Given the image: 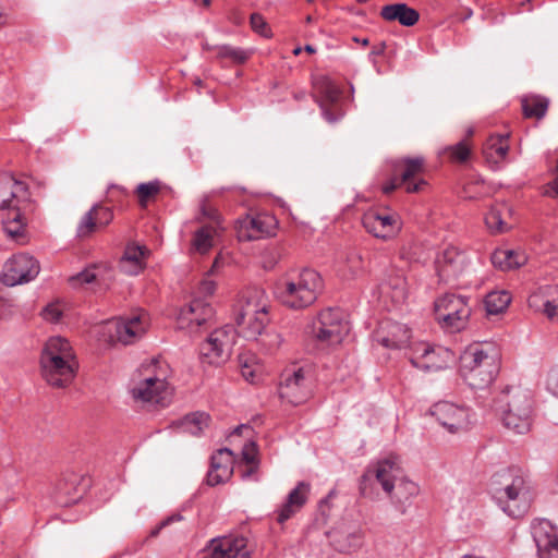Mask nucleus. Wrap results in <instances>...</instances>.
Here are the masks:
<instances>
[{"label": "nucleus", "instance_id": "680f3d73", "mask_svg": "<svg viewBox=\"0 0 558 558\" xmlns=\"http://www.w3.org/2000/svg\"><path fill=\"white\" fill-rule=\"evenodd\" d=\"M385 48H386V44L383 41L378 46L373 47L372 54L379 56V54L384 53Z\"/></svg>", "mask_w": 558, "mask_h": 558}, {"label": "nucleus", "instance_id": "a211bd4d", "mask_svg": "<svg viewBox=\"0 0 558 558\" xmlns=\"http://www.w3.org/2000/svg\"><path fill=\"white\" fill-rule=\"evenodd\" d=\"M247 539L243 536H223L210 541L205 558H250Z\"/></svg>", "mask_w": 558, "mask_h": 558}, {"label": "nucleus", "instance_id": "ea45409f", "mask_svg": "<svg viewBox=\"0 0 558 558\" xmlns=\"http://www.w3.org/2000/svg\"><path fill=\"white\" fill-rule=\"evenodd\" d=\"M145 255V248L142 246H128L120 262V268L125 274L136 275L142 269V259Z\"/></svg>", "mask_w": 558, "mask_h": 558}, {"label": "nucleus", "instance_id": "a19ab883", "mask_svg": "<svg viewBox=\"0 0 558 558\" xmlns=\"http://www.w3.org/2000/svg\"><path fill=\"white\" fill-rule=\"evenodd\" d=\"M76 481V476H72L70 478V483L68 480H64L58 484L56 500L59 505L70 506L75 504L82 497V494L78 492V487L75 486Z\"/></svg>", "mask_w": 558, "mask_h": 558}, {"label": "nucleus", "instance_id": "b1692460", "mask_svg": "<svg viewBox=\"0 0 558 558\" xmlns=\"http://www.w3.org/2000/svg\"><path fill=\"white\" fill-rule=\"evenodd\" d=\"M439 279L449 282L458 278L466 266V255L453 246L445 248L435 260Z\"/></svg>", "mask_w": 558, "mask_h": 558}, {"label": "nucleus", "instance_id": "774afa93", "mask_svg": "<svg viewBox=\"0 0 558 558\" xmlns=\"http://www.w3.org/2000/svg\"><path fill=\"white\" fill-rule=\"evenodd\" d=\"M353 40L359 43V44H361V45H363V46H367L369 44L367 38L360 39L357 37H354Z\"/></svg>", "mask_w": 558, "mask_h": 558}, {"label": "nucleus", "instance_id": "3c124183", "mask_svg": "<svg viewBox=\"0 0 558 558\" xmlns=\"http://www.w3.org/2000/svg\"><path fill=\"white\" fill-rule=\"evenodd\" d=\"M347 265L352 275H356L363 268V258L360 252L351 250L345 257Z\"/></svg>", "mask_w": 558, "mask_h": 558}, {"label": "nucleus", "instance_id": "f8f14e48", "mask_svg": "<svg viewBox=\"0 0 558 558\" xmlns=\"http://www.w3.org/2000/svg\"><path fill=\"white\" fill-rule=\"evenodd\" d=\"M430 414L449 433L468 430L472 424V415L468 408L448 401H439L430 408Z\"/></svg>", "mask_w": 558, "mask_h": 558}, {"label": "nucleus", "instance_id": "aec40b11", "mask_svg": "<svg viewBox=\"0 0 558 558\" xmlns=\"http://www.w3.org/2000/svg\"><path fill=\"white\" fill-rule=\"evenodd\" d=\"M531 529L538 557L558 558V534L551 523L545 519H536Z\"/></svg>", "mask_w": 558, "mask_h": 558}, {"label": "nucleus", "instance_id": "13d9d810", "mask_svg": "<svg viewBox=\"0 0 558 558\" xmlns=\"http://www.w3.org/2000/svg\"><path fill=\"white\" fill-rule=\"evenodd\" d=\"M199 293L204 294V295H210L214 293L215 289H216V284L214 281L211 280H203L199 284Z\"/></svg>", "mask_w": 558, "mask_h": 558}, {"label": "nucleus", "instance_id": "8fccbe9b", "mask_svg": "<svg viewBox=\"0 0 558 558\" xmlns=\"http://www.w3.org/2000/svg\"><path fill=\"white\" fill-rule=\"evenodd\" d=\"M96 275L90 269H85L69 278V282L73 288H80L85 283H92L95 281Z\"/></svg>", "mask_w": 558, "mask_h": 558}, {"label": "nucleus", "instance_id": "7c9ffc66", "mask_svg": "<svg viewBox=\"0 0 558 558\" xmlns=\"http://www.w3.org/2000/svg\"><path fill=\"white\" fill-rule=\"evenodd\" d=\"M112 219L113 213L110 207L96 204L83 216L77 228L78 235L86 236L94 232L96 227H105L109 225Z\"/></svg>", "mask_w": 558, "mask_h": 558}, {"label": "nucleus", "instance_id": "864d4df0", "mask_svg": "<svg viewBox=\"0 0 558 558\" xmlns=\"http://www.w3.org/2000/svg\"><path fill=\"white\" fill-rule=\"evenodd\" d=\"M183 520V517L180 514V513H175V514H172V515H169L167 517L166 519H163L156 527H154L150 533H149V537H156L158 536V534L160 533V531L162 529H165L166 526H169L170 524H172L173 522H179V521H182Z\"/></svg>", "mask_w": 558, "mask_h": 558}, {"label": "nucleus", "instance_id": "e433bc0d", "mask_svg": "<svg viewBox=\"0 0 558 558\" xmlns=\"http://www.w3.org/2000/svg\"><path fill=\"white\" fill-rule=\"evenodd\" d=\"M49 357H54L59 362H75L69 341L61 337H52L46 342L40 359Z\"/></svg>", "mask_w": 558, "mask_h": 558}, {"label": "nucleus", "instance_id": "c85d7f7f", "mask_svg": "<svg viewBox=\"0 0 558 558\" xmlns=\"http://www.w3.org/2000/svg\"><path fill=\"white\" fill-rule=\"evenodd\" d=\"M311 485L306 482H299L289 493L286 502L278 511L277 521L282 524L292 518L306 504Z\"/></svg>", "mask_w": 558, "mask_h": 558}, {"label": "nucleus", "instance_id": "4d7b16f0", "mask_svg": "<svg viewBox=\"0 0 558 558\" xmlns=\"http://www.w3.org/2000/svg\"><path fill=\"white\" fill-rule=\"evenodd\" d=\"M399 186H403V183H400V179L398 178V175L392 173V178L390 179V181L383 186V192L385 194H390Z\"/></svg>", "mask_w": 558, "mask_h": 558}, {"label": "nucleus", "instance_id": "cd10ccee", "mask_svg": "<svg viewBox=\"0 0 558 558\" xmlns=\"http://www.w3.org/2000/svg\"><path fill=\"white\" fill-rule=\"evenodd\" d=\"M411 338L408 327L400 323L387 322L376 332V341L388 349H401L405 347Z\"/></svg>", "mask_w": 558, "mask_h": 558}, {"label": "nucleus", "instance_id": "bf43d9fd", "mask_svg": "<svg viewBox=\"0 0 558 558\" xmlns=\"http://www.w3.org/2000/svg\"><path fill=\"white\" fill-rule=\"evenodd\" d=\"M545 194L551 197H558V177L553 182L548 183Z\"/></svg>", "mask_w": 558, "mask_h": 558}, {"label": "nucleus", "instance_id": "393cba45", "mask_svg": "<svg viewBox=\"0 0 558 558\" xmlns=\"http://www.w3.org/2000/svg\"><path fill=\"white\" fill-rule=\"evenodd\" d=\"M330 545L339 553L350 554L364 544L365 533L361 526L340 525L328 534Z\"/></svg>", "mask_w": 558, "mask_h": 558}, {"label": "nucleus", "instance_id": "e2e57ef3", "mask_svg": "<svg viewBox=\"0 0 558 558\" xmlns=\"http://www.w3.org/2000/svg\"><path fill=\"white\" fill-rule=\"evenodd\" d=\"M114 192H119L123 195H126V190L123 187V186H119V185H111L109 187V193L112 195Z\"/></svg>", "mask_w": 558, "mask_h": 558}, {"label": "nucleus", "instance_id": "603ef678", "mask_svg": "<svg viewBox=\"0 0 558 558\" xmlns=\"http://www.w3.org/2000/svg\"><path fill=\"white\" fill-rule=\"evenodd\" d=\"M257 447L253 441H248L242 449V459L247 464H256Z\"/></svg>", "mask_w": 558, "mask_h": 558}, {"label": "nucleus", "instance_id": "ddd939ff", "mask_svg": "<svg viewBox=\"0 0 558 558\" xmlns=\"http://www.w3.org/2000/svg\"><path fill=\"white\" fill-rule=\"evenodd\" d=\"M39 270V263L33 256L16 254L5 262L2 282L8 287L26 283L35 279Z\"/></svg>", "mask_w": 558, "mask_h": 558}, {"label": "nucleus", "instance_id": "f03ea898", "mask_svg": "<svg viewBox=\"0 0 558 558\" xmlns=\"http://www.w3.org/2000/svg\"><path fill=\"white\" fill-rule=\"evenodd\" d=\"M496 404L506 428L520 435L530 432L534 420L531 390L521 386H507L497 397Z\"/></svg>", "mask_w": 558, "mask_h": 558}, {"label": "nucleus", "instance_id": "1a4fd4ad", "mask_svg": "<svg viewBox=\"0 0 558 558\" xmlns=\"http://www.w3.org/2000/svg\"><path fill=\"white\" fill-rule=\"evenodd\" d=\"M269 300L260 288H253L247 292L242 307L239 325L246 324V337L256 338L262 335L269 323Z\"/></svg>", "mask_w": 558, "mask_h": 558}, {"label": "nucleus", "instance_id": "6e6552de", "mask_svg": "<svg viewBox=\"0 0 558 558\" xmlns=\"http://www.w3.org/2000/svg\"><path fill=\"white\" fill-rule=\"evenodd\" d=\"M471 315L468 299L456 294H445L435 302V318L441 328L457 332L462 330Z\"/></svg>", "mask_w": 558, "mask_h": 558}, {"label": "nucleus", "instance_id": "2eb2a0df", "mask_svg": "<svg viewBox=\"0 0 558 558\" xmlns=\"http://www.w3.org/2000/svg\"><path fill=\"white\" fill-rule=\"evenodd\" d=\"M277 221L274 216L258 214L246 215L236 221V235L240 241H254L271 235Z\"/></svg>", "mask_w": 558, "mask_h": 558}, {"label": "nucleus", "instance_id": "6e6d98bb", "mask_svg": "<svg viewBox=\"0 0 558 558\" xmlns=\"http://www.w3.org/2000/svg\"><path fill=\"white\" fill-rule=\"evenodd\" d=\"M544 313L550 320L558 322V304L553 299L544 303Z\"/></svg>", "mask_w": 558, "mask_h": 558}, {"label": "nucleus", "instance_id": "473e14b6", "mask_svg": "<svg viewBox=\"0 0 558 558\" xmlns=\"http://www.w3.org/2000/svg\"><path fill=\"white\" fill-rule=\"evenodd\" d=\"M380 16L388 21H398L401 25L410 27L418 22V12L405 3H393L381 8Z\"/></svg>", "mask_w": 558, "mask_h": 558}, {"label": "nucleus", "instance_id": "c756f323", "mask_svg": "<svg viewBox=\"0 0 558 558\" xmlns=\"http://www.w3.org/2000/svg\"><path fill=\"white\" fill-rule=\"evenodd\" d=\"M203 216L209 218L217 226L206 225L195 231L193 238V247L201 254L207 253L214 245V236L217 234V227L219 226V215L215 209L202 207Z\"/></svg>", "mask_w": 558, "mask_h": 558}, {"label": "nucleus", "instance_id": "f3484780", "mask_svg": "<svg viewBox=\"0 0 558 558\" xmlns=\"http://www.w3.org/2000/svg\"><path fill=\"white\" fill-rule=\"evenodd\" d=\"M314 88L318 94L316 102L324 118L330 123L338 121L341 113L336 109V106L342 94L340 88L327 76L317 77L314 81Z\"/></svg>", "mask_w": 558, "mask_h": 558}, {"label": "nucleus", "instance_id": "58836bf2", "mask_svg": "<svg viewBox=\"0 0 558 558\" xmlns=\"http://www.w3.org/2000/svg\"><path fill=\"white\" fill-rule=\"evenodd\" d=\"M526 258L523 254L512 250H497L492 255V263L501 270L513 269L522 266Z\"/></svg>", "mask_w": 558, "mask_h": 558}, {"label": "nucleus", "instance_id": "c03bdc74", "mask_svg": "<svg viewBox=\"0 0 558 558\" xmlns=\"http://www.w3.org/2000/svg\"><path fill=\"white\" fill-rule=\"evenodd\" d=\"M502 209H506V206L501 208L495 206L485 215V225L492 233H502L508 230V225L502 218Z\"/></svg>", "mask_w": 558, "mask_h": 558}, {"label": "nucleus", "instance_id": "a18cd8bd", "mask_svg": "<svg viewBox=\"0 0 558 558\" xmlns=\"http://www.w3.org/2000/svg\"><path fill=\"white\" fill-rule=\"evenodd\" d=\"M161 190V182L158 180L141 183L136 186L135 194L140 206L145 208L148 202L154 198Z\"/></svg>", "mask_w": 558, "mask_h": 558}, {"label": "nucleus", "instance_id": "338daca9", "mask_svg": "<svg viewBox=\"0 0 558 558\" xmlns=\"http://www.w3.org/2000/svg\"><path fill=\"white\" fill-rule=\"evenodd\" d=\"M243 429H250V427H248L247 425H240V426H238V427L234 429L233 434H238V435H240V434H242V430H243Z\"/></svg>", "mask_w": 558, "mask_h": 558}, {"label": "nucleus", "instance_id": "5701e85b", "mask_svg": "<svg viewBox=\"0 0 558 558\" xmlns=\"http://www.w3.org/2000/svg\"><path fill=\"white\" fill-rule=\"evenodd\" d=\"M43 378L57 388L66 387L75 376V362H59L54 357L40 359Z\"/></svg>", "mask_w": 558, "mask_h": 558}, {"label": "nucleus", "instance_id": "dca6fc26", "mask_svg": "<svg viewBox=\"0 0 558 558\" xmlns=\"http://www.w3.org/2000/svg\"><path fill=\"white\" fill-rule=\"evenodd\" d=\"M424 166L423 157H405L395 161L392 172L398 175L408 193H417L427 184L424 179L418 178L424 172Z\"/></svg>", "mask_w": 558, "mask_h": 558}, {"label": "nucleus", "instance_id": "bb28decb", "mask_svg": "<svg viewBox=\"0 0 558 558\" xmlns=\"http://www.w3.org/2000/svg\"><path fill=\"white\" fill-rule=\"evenodd\" d=\"M233 453L228 448L219 449L211 456L210 470L207 473V484L216 486L232 475Z\"/></svg>", "mask_w": 558, "mask_h": 558}, {"label": "nucleus", "instance_id": "72a5a7b5", "mask_svg": "<svg viewBox=\"0 0 558 558\" xmlns=\"http://www.w3.org/2000/svg\"><path fill=\"white\" fill-rule=\"evenodd\" d=\"M379 292L385 298H390L396 304L402 303L407 299V281L402 274L391 272L379 284Z\"/></svg>", "mask_w": 558, "mask_h": 558}, {"label": "nucleus", "instance_id": "49530a36", "mask_svg": "<svg viewBox=\"0 0 558 558\" xmlns=\"http://www.w3.org/2000/svg\"><path fill=\"white\" fill-rule=\"evenodd\" d=\"M217 56L219 58L230 59L232 62L241 64L248 59L250 53L241 48H234L229 45H223L218 48Z\"/></svg>", "mask_w": 558, "mask_h": 558}, {"label": "nucleus", "instance_id": "20e7f679", "mask_svg": "<svg viewBox=\"0 0 558 558\" xmlns=\"http://www.w3.org/2000/svg\"><path fill=\"white\" fill-rule=\"evenodd\" d=\"M323 290V279L313 269H303L293 277L278 280L274 288L276 299L287 307L302 310L312 305Z\"/></svg>", "mask_w": 558, "mask_h": 558}, {"label": "nucleus", "instance_id": "a878e982", "mask_svg": "<svg viewBox=\"0 0 558 558\" xmlns=\"http://www.w3.org/2000/svg\"><path fill=\"white\" fill-rule=\"evenodd\" d=\"M214 316L211 305L204 299H193L190 304L182 308L179 315V324L181 328H189L194 331L202 325L206 324Z\"/></svg>", "mask_w": 558, "mask_h": 558}, {"label": "nucleus", "instance_id": "423d86ee", "mask_svg": "<svg viewBox=\"0 0 558 558\" xmlns=\"http://www.w3.org/2000/svg\"><path fill=\"white\" fill-rule=\"evenodd\" d=\"M314 374L311 365H292L280 377L278 393L282 401L300 405L313 395Z\"/></svg>", "mask_w": 558, "mask_h": 558}, {"label": "nucleus", "instance_id": "79ce46f5", "mask_svg": "<svg viewBox=\"0 0 558 558\" xmlns=\"http://www.w3.org/2000/svg\"><path fill=\"white\" fill-rule=\"evenodd\" d=\"M549 101L545 97L531 96L522 100V110L525 118L542 119L545 117Z\"/></svg>", "mask_w": 558, "mask_h": 558}, {"label": "nucleus", "instance_id": "4be33fe9", "mask_svg": "<svg viewBox=\"0 0 558 558\" xmlns=\"http://www.w3.org/2000/svg\"><path fill=\"white\" fill-rule=\"evenodd\" d=\"M456 361L454 353L444 347L424 344L422 353L412 359V364L423 371H440L449 367Z\"/></svg>", "mask_w": 558, "mask_h": 558}, {"label": "nucleus", "instance_id": "9b49d317", "mask_svg": "<svg viewBox=\"0 0 558 558\" xmlns=\"http://www.w3.org/2000/svg\"><path fill=\"white\" fill-rule=\"evenodd\" d=\"M235 339L236 332L232 326L216 329L201 347L203 359L215 365L226 362L230 357Z\"/></svg>", "mask_w": 558, "mask_h": 558}, {"label": "nucleus", "instance_id": "37998d69", "mask_svg": "<svg viewBox=\"0 0 558 558\" xmlns=\"http://www.w3.org/2000/svg\"><path fill=\"white\" fill-rule=\"evenodd\" d=\"M511 302L507 291H493L485 296V307L489 315L502 313Z\"/></svg>", "mask_w": 558, "mask_h": 558}, {"label": "nucleus", "instance_id": "9d476101", "mask_svg": "<svg viewBox=\"0 0 558 558\" xmlns=\"http://www.w3.org/2000/svg\"><path fill=\"white\" fill-rule=\"evenodd\" d=\"M147 328L145 312L141 311L125 318L112 319L104 326V333H108L111 342L118 341L131 344L141 338Z\"/></svg>", "mask_w": 558, "mask_h": 558}, {"label": "nucleus", "instance_id": "39448f33", "mask_svg": "<svg viewBox=\"0 0 558 558\" xmlns=\"http://www.w3.org/2000/svg\"><path fill=\"white\" fill-rule=\"evenodd\" d=\"M496 352L486 351L480 344L469 345L460 355V372L464 380L474 389L489 386L498 374Z\"/></svg>", "mask_w": 558, "mask_h": 558}, {"label": "nucleus", "instance_id": "4c0bfd02", "mask_svg": "<svg viewBox=\"0 0 558 558\" xmlns=\"http://www.w3.org/2000/svg\"><path fill=\"white\" fill-rule=\"evenodd\" d=\"M209 415L205 412H195L185 415L182 420L178 421L177 427L183 432L189 433L193 436H198L202 434L204 428L208 426Z\"/></svg>", "mask_w": 558, "mask_h": 558}, {"label": "nucleus", "instance_id": "f704fd0d", "mask_svg": "<svg viewBox=\"0 0 558 558\" xmlns=\"http://www.w3.org/2000/svg\"><path fill=\"white\" fill-rule=\"evenodd\" d=\"M31 206L29 201L22 204L25 209L12 208V211L8 214V218L3 221L4 232L17 243H24L25 239V218L24 213L28 210Z\"/></svg>", "mask_w": 558, "mask_h": 558}, {"label": "nucleus", "instance_id": "69168bd1", "mask_svg": "<svg viewBox=\"0 0 558 558\" xmlns=\"http://www.w3.org/2000/svg\"><path fill=\"white\" fill-rule=\"evenodd\" d=\"M250 465H251L250 469L246 470L243 473V475H242L244 478L252 476L255 473V471H256V465L255 464H250Z\"/></svg>", "mask_w": 558, "mask_h": 558}, {"label": "nucleus", "instance_id": "2f4dec72", "mask_svg": "<svg viewBox=\"0 0 558 558\" xmlns=\"http://www.w3.org/2000/svg\"><path fill=\"white\" fill-rule=\"evenodd\" d=\"M417 494L418 486L414 482L403 477L395 484V489L391 494H388V496L390 497L391 504L396 510L401 514H404L411 506L413 497Z\"/></svg>", "mask_w": 558, "mask_h": 558}, {"label": "nucleus", "instance_id": "c9c22d12", "mask_svg": "<svg viewBox=\"0 0 558 558\" xmlns=\"http://www.w3.org/2000/svg\"><path fill=\"white\" fill-rule=\"evenodd\" d=\"M509 134L490 135L483 147V154L488 162L498 163L509 151Z\"/></svg>", "mask_w": 558, "mask_h": 558}, {"label": "nucleus", "instance_id": "7ed1b4c3", "mask_svg": "<svg viewBox=\"0 0 558 558\" xmlns=\"http://www.w3.org/2000/svg\"><path fill=\"white\" fill-rule=\"evenodd\" d=\"M489 492L509 517L520 518L529 509L525 478L517 470L505 469L495 473L490 478Z\"/></svg>", "mask_w": 558, "mask_h": 558}, {"label": "nucleus", "instance_id": "0e129e2a", "mask_svg": "<svg viewBox=\"0 0 558 558\" xmlns=\"http://www.w3.org/2000/svg\"><path fill=\"white\" fill-rule=\"evenodd\" d=\"M270 337H271V340L269 341V343L271 345L279 347V344L281 343L280 335L274 333V335H270Z\"/></svg>", "mask_w": 558, "mask_h": 558}, {"label": "nucleus", "instance_id": "4468645a", "mask_svg": "<svg viewBox=\"0 0 558 558\" xmlns=\"http://www.w3.org/2000/svg\"><path fill=\"white\" fill-rule=\"evenodd\" d=\"M403 477V470L400 465L399 458L390 456L369 466L362 476V484L375 478L380 484L385 493L391 494L395 489V484Z\"/></svg>", "mask_w": 558, "mask_h": 558}, {"label": "nucleus", "instance_id": "052dcab7", "mask_svg": "<svg viewBox=\"0 0 558 558\" xmlns=\"http://www.w3.org/2000/svg\"><path fill=\"white\" fill-rule=\"evenodd\" d=\"M242 376L250 383H254V371L247 364H244L241 369Z\"/></svg>", "mask_w": 558, "mask_h": 558}, {"label": "nucleus", "instance_id": "6ab92c4d", "mask_svg": "<svg viewBox=\"0 0 558 558\" xmlns=\"http://www.w3.org/2000/svg\"><path fill=\"white\" fill-rule=\"evenodd\" d=\"M28 201L29 193L25 183L8 173L0 174V209H22V204Z\"/></svg>", "mask_w": 558, "mask_h": 558}, {"label": "nucleus", "instance_id": "412c9836", "mask_svg": "<svg viewBox=\"0 0 558 558\" xmlns=\"http://www.w3.org/2000/svg\"><path fill=\"white\" fill-rule=\"evenodd\" d=\"M363 226L367 232L379 239H390L401 229V220L396 214L368 211L363 216Z\"/></svg>", "mask_w": 558, "mask_h": 558}, {"label": "nucleus", "instance_id": "0eeeda50", "mask_svg": "<svg viewBox=\"0 0 558 558\" xmlns=\"http://www.w3.org/2000/svg\"><path fill=\"white\" fill-rule=\"evenodd\" d=\"M349 331V322L345 320L344 313L339 308L322 311L308 329V333L313 338L322 345L327 347L341 343Z\"/></svg>", "mask_w": 558, "mask_h": 558}, {"label": "nucleus", "instance_id": "f257e3e1", "mask_svg": "<svg viewBox=\"0 0 558 558\" xmlns=\"http://www.w3.org/2000/svg\"><path fill=\"white\" fill-rule=\"evenodd\" d=\"M167 375V364L161 359L154 357L143 363L130 389L133 399L149 405H168L172 390L166 380Z\"/></svg>", "mask_w": 558, "mask_h": 558}, {"label": "nucleus", "instance_id": "09e8293b", "mask_svg": "<svg viewBox=\"0 0 558 558\" xmlns=\"http://www.w3.org/2000/svg\"><path fill=\"white\" fill-rule=\"evenodd\" d=\"M251 26L259 35L269 38L271 36L270 28L264 17L259 13H253L251 15Z\"/></svg>", "mask_w": 558, "mask_h": 558}, {"label": "nucleus", "instance_id": "de8ad7c7", "mask_svg": "<svg viewBox=\"0 0 558 558\" xmlns=\"http://www.w3.org/2000/svg\"><path fill=\"white\" fill-rule=\"evenodd\" d=\"M449 156L452 160L463 162L470 156V148L464 141H460L453 146L447 148Z\"/></svg>", "mask_w": 558, "mask_h": 558}, {"label": "nucleus", "instance_id": "5fc2aeb1", "mask_svg": "<svg viewBox=\"0 0 558 558\" xmlns=\"http://www.w3.org/2000/svg\"><path fill=\"white\" fill-rule=\"evenodd\" d=\"M41 315L46 320L56 323L60 319L62 312L56 304H49L43 310Z\"/></svg>", "mask_w": 558, "mask_h": 558}]
</instances>
